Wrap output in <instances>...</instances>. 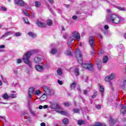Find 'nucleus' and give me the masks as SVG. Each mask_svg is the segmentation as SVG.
<instances>
[{"label":"nucleus","mask_w":126,"mask_h":126,"mask_svg":"<svg viewBox=\"0 0 126 126\" xmlns=\"http://www.w3.org/2000/svg\"><path fill=\"white\" fill-rule=\"evenodd\" d=\"M76 56L77 58H79L77 59V62L79 63H82V54H81V52L79 49H77L76 50Z\"/></svg>","instance_id":"5"},{"label":"nucleus","mask_w":126,"mask_h":126,"mask_svg":"<svg viewBox=\"0 0 126 126\" xmlns=\"http://www.w3.org/2000/svg\"><path fill=\"white\" fill-rule=\"evenodd\" d=\"M75 74L77 76H78L79 75V69L78 68H76L74 70Z\"/></svg>","instance_id":"34"},{"label":"nucleus","mask_w":126,"mask_h":126,"mask_svg":"<svg viewBox=\"0 0 126 126\" xmlns=\"http://www.w3.org/2000/svg\"><path fill=\"white\" fill-rule=\"evenodd\" d=\"M77 124L78 126H82V125H84V121L83 120H78L77 121Z\"/></svg>","instance_id":"31"},{"label":"nucleus","mask_w":126,"mask_h":126,"mask_svg":"<svg viewBox=\"0 0 126 126\" xmlns=\"http://www.w3.org/2000/svg\"><path fill=\"white\" fill-rule=\"evenodd\" d=\"M72 36L73 38H75L77 40H79L80 39V34L76 31H74L72 32Z\"/></svg>","instance_id":"11"},{"label":"nucleus","mask_w":126,"mask_h":126,"mask_svg":"<svg viewBox=\"0 0 126 126\" xmlns=\"http://www.w3.org/2000/svg\"><path fill=\"white\" fill-rule=\"evenodd\" d=\"M2 97H3V99H4L5 100H8V99L9 98V96H8V95L7 94H4L2 95Z\"/></svg>","instance_id":"32"},{"label":"nucleus","mask_w":126,"mask_h":126,"mask_svg":"<svg viewBox=\"0 0 126 126\" xmlns=\"http://www.w3.org/2000/svg\"><path fill=\"white\" fill-rule=\"evenodd\" d=\"M109 123L110 125H115L117 123V120H114L112 118L109 119Z\"/></svg>","instance_id":"26"},{"label":"nucleus","mask_w":126,"mask_h":126,"mask_svg":"<svg viewBox=\"0 0 126 126\" xmlns=\"http://www.w3.org/2000/svg\"><path fill=\"white\" fill-rule=\"evenodd\" d=\"M44 67L43 66L37 64L35 65V69L37 71H42V69H43Z\"/></svg>","instance_id":"17"},{"label":"nucleus","mask_w":126,"mask_h":126,"mask_svg":"<svg viewBox=\"0 0 126 126\" xmlns=\"http://www.w3.org/2000/svg\"><path fill=\"white\" fill-rule=\"evenodd\" d=\"M121 108L120 113L123 115H125L126 114V106L123 104H120Z\"/></svg>","instance_id":"13"},{"label":"nucleus","mask_w":126,"mask_h":126,"mask_svg":"<svg viewBox=\"0 0 126 126\" xmlns=\"http://www.w3.org/2000/svg\"><path fill=\"white\" fill-rule=\"evenodd\" d=\"M98 86L99 87V91L101 93V96H104V87L101 85V84H99Z\"/></svg>","instance_id":"18"},{"label":"nucleus","mask_w":126,"mask_h":126,"mask_svg":"<svg viewBox=\"0 0 126 126\" xmlns=\"http://www.w3.org/2000/svg\"><path fill=\"white\" fill-rule=\"evenodd\" d=\"M32 55V52L31 51H28L23 56V60L26 64L28 65L29 68L32 69L33 68V65H32V62L30 61L29 58Z\"/></svg>","instance_id":"2"},{"label":"nucleus","mask_w":126,"mask_h":126,"mask_svg":"<svg viewBox=\"0 0 126 126\" xmlns=\"http://www.w3.org/2000/svg\"><path fill=\"white\" fill-rule=\"evenodd\" d=\"M66 55L67 56H72V54H71V52L70 51L67 50L66 51Z\"/></svg>","instance_id":"39"},{"label":"nucleus","mask_w":126,"mask_h":126,"mask_svg":"<svg viewBox=\"0 0 126 126\" xmlns=\"http://www.w3.org/2000/svg\"><path fill=\"white\" fill-rule=\"evenodd\" d=\"M21 35H22V33H21L20 32H16L15 33V36L16 37H20V36H21Z\"/></svg>","instance_id":"37"},{"label":"nucleus","mask_w":126,"mask_h":126,"mask_svg":"<svg viewBox=\"0 0 126 126\" xmlns=\"http://www.w3.org/2000/svg\"><path fill=\"white\" fill-rule=\"evenodd\" d=\"M95 63L98 69H100L101 67H102V61L101 59H96L95 61Z\"/></svg>","instance_id":"14"},{"label":"nucleus","mask_w":126,"mask_h":126,"mask_svg":"<svg viewBox=\"0 0 126 126\" xmlns=\"http://www.w3.org/2000/svg\"><path fill=\"white\" fill-rule=\"evenodd\" d=\"M87 93H88V92L87 91V90H85L84 91V94L85 95H86V94H87Z\"/></svg>","instance_id":"58"},{"label":"nucleus","mask_w":126,"mask_h":126,"mask_svg":"<svg viewBox=\"0 0 126 126\" xmlns=\"http://www.w3.org/2000/svg\"><path fill=\"white\" fill-rule=\"evenodd\" d=\"M41 93V91L40 90H36L34 93V95H39Z\"/></svg>","instance_id":"44"},{"label":"nucleus","mask_w":126,"mask_h":126,"mask_svg":"<svg viewBox=\"0 0 126 126\" xmlns=\"http://www.w3.org/2000/svg\"><path fill=\"white\" fill-rule=\"evenodd\" d=\"M97 93L96 91H94V94L92 96V98H95L96 97V95H97Z\"/></svg>","instance_id":"41"},{"label":"nucleus","mask_w":126,"mask_h":126,"mask_svg":"<svg viewBox=\"0 0 126 126\" xmlns=\"http://www.w3.org/2000/svg\"><path fill=\"white\" fill-rule=\"evenodd\" d=\"M89 43L93 51H95V40L94 37L91 36L89 38Z\"/></svg>","instance_id":"6"},{"label":"nucleus","mask_w":126,"mask_h":126,"mask_svg":"<svg viewBox=\"0 0 126 126\" xmlns=\"http://www.w3.org/2000/svg\"><path fill=\"white\" fill-rule=\"evenodd\" d=\"M97 36L98 37V38H99V39H103V36H102V35L100 33L97 34Z\"/></svg>","instance_id":"49"},{"label":"nucleus","mask_w":126,"mask_h":126,"mask_svg":"<svg viewBox=\"0 0 126 126\" xmlns=\"http://www.w3.org/2000/svg\"><path fill=\"white\" fill-rule=\"evenodd\" d=\"M92 51H93L91 52V56H92V57H94V55H95V52L93 50H92Z\"/></svg>","instance_id":"50"},{"label":"nucleus","mask_w":126,"mask_h":126,"mask_svg":"<svg viewBox=\"0 0 126 126\" xmlns=\"http://www.w3.org/2000/svg\"><path fill=\"white\" fill-rule=\"evenodd\" d=\"M48 98V96H47V94H44L41 95V96L40 97V100L42 102L44 101H46L47 100V98Z\"/></svg>","instance_id":"16"},{"label":"nucleus","mask_w":126,"mask_h":126,"mask_svg":"<svg viewBox=\"0 0 126 126\" xmlns=\"http://www.w3.org/2000/svg\"><path fill=\"white\" fill-rule=\"evenodd\" d=\"M36 24L38 27H41V28H46L47 27V25L45 23L40 22L39 20L36 21Z\"/></svg>","instance_id":"9"},{"label":"nucleus","mask_w":126,"mask_h":126,"mask_svg":"<svg viewBox=\"0 0 126 126\" xmlns=\"http://www.w3.org/2000/svg\"><path fill=\"white\" fill-rule=\"evenodd\" d=\"M43 108H44V109H47L48 108V105H44L43 106Z\"/></svg>","instance_id":"63"},{"label":"nucleus","mask_w":126,"mask_h":126,"mask_svg":"<svg viewBox=\"0 0 126 126\" xmlns=\"http://www.w3.org/2000/svg\"><path fill=\"white\" fill-rule=\"evenodd\" d=\"M115 7L116 8H117V9H119V10H121L122 11H126V7H122L119 6H116Z\"/></svg>","instance_id":"24"},{"label":"nucleus","mask_w":126,"mask_h":126,"mask_svg":"<svg viewBox=\"0 0 126 126\" xmlns=\"http://www.w3.org/2000/svg\"><path fill=\"white\" fill-rule=\"evenodd\" d=\"M28 34L32 37V38H35L36 37V34L32 32H28Z\"/></svg>","instance_id":"28"},{"label":"nucleus","mask_w":126,"mask_h":126,"mask_svg":"<svg viewBox=\"0 0 126 126\" xmlns=\"http://www.w3.org/2000/svg\"><path fill=\"white\" fill-rule=\"evenodd\" d=\"M10 98H16V94H11L9 95Z\"/></svg>","instance_id":"42"},{"label":"nucleus","mask_w":126,"mask_h":126,"mask_svg":"<svg viewBox=\"0 0 126 126\" xmlns=\"http://www.w3.org/2000/svg\"><path fill=\"white\" fill-rule=\"evenodd\" d=\"M34 90H35V88L32 87L29 89V97L30 98H32L33 97V94H34Z\"/></svg>","instance_id":"15"},{"label":"nucleus","mask_w":126,"mask_h":126,"mask_svg":"<svg viewBox=\"0 0 126 126\" xmlns=\"http://www.w3.org/2000/svg\"><path fill=\"white\" fill-rule=\"evenodd\" d=\"M23 19L25 23H26L27 24H29V21H28V19L27 18H24Z\"/></svg>","instance_id":"38"},{"label":"nucleus","mask_w":126,"mask_h":126,"mask_svg":"<svg viewBox=\"0 0 126 126\" xmlns=\"http://www.w3.org/2000/svg\"><path fill=\"white\" fill-rule=\"evenodd\" d=\"M1 9H2V10H3V11H6V10H7L6 9V8H5V7H1Z\"/></svg>","instance_id":"51"},{"label":"nucleus","mask_w":126,"mask_h":126,"mask_svg":"<svg viewBox=\"0 0 126 126\" xmlns=\"http://www.w3.org/2000/svg\"><path fill=\"white\" fill-rule=\"evenodd\" d=\"M34 62L35 63H41V58L38 57H35L34 59Z\"/></svg>","instance_id":"20"},{"label":"nucleus","mask_w":126,"mask_h":126,"mask_svg":"<svg viewBox=\"0 0 126 126\" xmlns=\"http://www.w3.org/2000/svg\"><path fill=\"white\" fill-rule=\"evenodd\" d=\"M96 108L97 109V110H100V109H101V105H97Z\"/></svg>","instance_id":"53"},{"label":"nucleus","mask_w":126,"mask_h":126,"mask_svg":"<svg viewBox=\"0 0 126 126\" xmlns=\"http://www.w3.org/2000/svg\"><path fill=\"white\" fill-rule=\"evenodd\" d=\"M42 88L46 95H54V94H55V91H54V90L51 89V88H50L49 87L43 86H42Z\"/></svg>","instance_id":"3"},{"label":"nucleus","mask_w":126,"mask_h":126,"mask_svg":"<svg viewBox=\"0 0 126 126\" xmlns=\"http://www.w3.org/2000/svg\"><path fill=\"white\" fill-rule=\"evenodd\" d=\"M50 107L52 109H55L56 110H60L61 109V106L57 103H52L50 105Z\"/></svg>","instance_id":"12"},{"label":"nucleus","mask_w":126,"mask_h":126,"mask_svg":"<svg viewBox=\"0 0 126 126\" xmlns=\"http://www.w3.org/2000/svg\"><path fill=\"white\" fill-rule=\"evenodd\" d=\"M35 5L36 7H39V6H41V2H40L39 1H35Z\"/></svg>","instance_id":"35"},{"label":"nucleus","mask_w":126,"mask_h":126,"mask_svg":"<svg viewBox=\"0 0 126 126\" xmlns=\"http://www.w3.org/2000/svg\"><path fill=\"white\" fill-rule=\"evenodd\" d=\"M58 83L60 84V85H63V81L60 80H58L57 81Z\"/></svg>","instance_id":"48"},{"label":"nucleus","mask_w":126,"mask_h":126,"mask_svg":"<svg viewBox=\"0 0 126 126\" xmlns=\"http://www.w3.org/2000/svg\"><path fill=\"white\" fill-rule=\"evenodd\" d=\"M15 3L19 6H24L25 5V3H24L23 0H15Z\"/></svg>","instance_id":"10"},{"label":"nucleus","mask_w":126,"mask_h":126,"mask_svg":"<svg viewBox=\"0 0 126 126\" xmlns=\"http://www.w3.org/2000/svg\"><path fill=\"white\" fill-rule=\"evenodd\" d=\"M104 29L106 30H108V29H109V26L107 25H105L104 26Z\"/></svg>","instance_id":"55"},{"label":"nucleus","mask_w":126,"mask_h":126,"mask_svg":"<svg viewBox=\"0 0 126 126\" xmlns=\"http://www.w3.org/2000/svg\"><path fill=\"white\" fill-rule=\"evenodd\" d=\"M77 90H78V92H79V93L81 92V90H80V87H78L77 88Z\"/></svg>","instance_id":"61"},{"label":"nucleus","mask_w":126,"mask_h":126,"mask_svg":"<svg viewBox=\"0 0 126 126\" xmlns=\"http://www.w3.org/2000/svg\"><path fill=\"white\" fill-rule=\"evenodd\" d=\"M46 23L48 26H51L53 24V21L51 19L47 20Z\"/></svg>","instance_id":"29"},{"label":"nucleus","mask_w":126,"mask_h":126,"mask_svg":"<svg viewBox=\"0 0 126 126\" xmlns=\"http://www.w3.org/2000/svg\"><path fill=\"white\" fill-rule=\"evenodd\" d=\"M117 49L118 51H120V53H119V58H123L124 57V53L125 52L124 48V45L123 44H120L119 45H117Z\"/></svg>","instance_id":"4"},{"label":"nucleus","mask_w":126,"mask_h":126,"mask_svg":"<svg viewBox=\"0 0 126 126\" xmlns=\"http://www.w3.org/2000/svg\"><path fill=\"white\" fill-rule=\"evenodd\" d=\"M14 32H7L6 33H5V34H4L0 38H3L4 37H7V36H10V35H12V34H13Z\"/></svg>","instance_id":"19"},{"label":"nucleus","mask_w":126,"mask_h":126,"mask_svg":"<svg viewBox=\"0 0 126 126\" xmlns=\"http://www.w3.org/2000/svg\"><path fill=\"white\" fill-rule=\"evenodd\" d=\"M82 66L86 69L88 70H93V65L91 63H84L82 64Z\"/></svg>","instance_id":"7"},{"label":"nucleus","mask_w":126,"mask_h":126,"mask_svg":"<svg viewBox=\"0 0 126 126\" xmlns=\"http://www.w3.org/2000/svg\"><path fill=\"white\" fill-rule=\"evenodd\" d=\"M67 36H68V34H66L65 35H63V38H64V39H66V38L67 37Z\"/></svg>","instance_id":"59"},{"label":"nucleus","mask_w":126,"mask_h":126,"mask_svg":"<svg viewBox=\"0 0 126 126\" xmlns=\"http://www.w3.org/2000/svg\"><path fill=\"white\" fill-rule=\"evenodd\" d=\"M72 19H73L74 20H76V19H77V16H73Z\"/></svg>","instance_id":"56"},{"label":"nucleus","mask_w":126,"mask_h":126,"mask_svg":"<svg viewBox=\"0 0 126 126\" xmlns=\"http://www.w3.org/2000/svg\"><path fill=\"white\" fill-rule=\"evenodd\" d=\"M73 112L74 113H79V109H73Z\"/></svg>","instance_id":"43"},{"label":"nucleus","mask_w":126,"mask_h":126,"mask_svg":"<svg viewBox=\"0 0 126 126\" xmlns=\"http://www.w3.org/2000/svg\"><path fill=\"white\" fill-rule=\"evenodd\" d=\"M40 126H46V124H45V123H41L40 124Z\"/></svg>","instance_id":"60"},{"label":"nucleus","mask_w":126,"mask_h":126,"mask_svg":"<svg viewBox=\"0 0 126 126\" xmlns=\"http://www.w3.org/2000/svg\"><path fill=\"white\" fill-rule=\"evenodd\" d=\"M62 122L64 125H67L68 123H69V121H68V119L67 118H64L62 120Z\"/></svg>","instance_id":"27"},{"label":"nucleus","mask_w":126,"mask_h":126,"mask_svg":"<svg viewBox=\"0 0 126 126\" xmlns=\"http://www.w3.org/2000/svg\"><path fill=\"white\" fill-rule=\"evenodd\" d=\"M76 86V82H73L70 85V88L72 90L75 89V87Z\"/></svg>","instance_id":"25"},{"label":"nucleus","mask_w":126,"mask_h":126,"mask_svg":"<svg viewBox=\"0 0 126 126\" xmlns=\"http://www.w3.org/2000/svg\"><path fill=\"white\" fill-rule=\"evenodd\" d=\"M74 39L72 38L71 37H70V38L68 39V41H67V44H68V47H69V51H71V50H72V49H71V47L69 46L70 44H71V42H72V41H73Z\"/></svg>","instance_id":"21"},{"label":"nucleus","mask_w":126,"mask_h":126,"mask_svg":"<svg viewBox=\"0 0 126 126\" xmlns=\"http://www.w3.org/2000/svg\"><path fill=\"white\" fill-rule=\"evenodd\" d=\"M22 60L21 59H17V63H21Z\"/></svg>","instance_id":"52"},{"label":"nucleus","mask_w":126,"mask_h":126,"mask_svg":"<svg viewBox=\"0 0 126 126\" xmlns=\"http://www.w3.org/2000/svg\"><path fill=\"white\" fill-rule=\"evenodd\" d=\"M108 60H109V58H108V56H104L102 59L103 63H106L107 62H108Z\"/></svg>","instance_id":"23"},{"label":"nucleus","mask_w":126,"mask_h":126,"mask_svg":"<svg viewBox=\"0 0 126 126\" xmlns=\"http://www.w3.org/2000/svg\"><path fill=\"white\" fill-rule=\"evenodd\" d=\"M64 105L65 107H69L70 103L69 102H64Z\"/></svg>","instance_id":"45"},{"label":"nucleus","mask_w":126,"mask_h":126,"mask_svg":"<svg viewBox=\"0 0 126 126\" xmlns=\"http://www.w3.org/2000/svg\"><path fill=\"white\" fill-rule=\"evenodd\" d=\"M115 77H116V74L112 73L110 76H108L105 78V81L109 82V81H111V80H113Z\"/></svg>","instance_id":"8"},{"label":"nucleus","mask_w":126,"mask_h":126,"mask_svg":"<svg viewBox=\"0 0 126 126\" xmlns=\"http://www.w3.org/2000/svg\"><path fill=\"white\" fill-rule=\"evenodd\" d=\"M5 48V46L4 45H0V49H4Z\"/></svg>","instance_id":"54"},{"label":"nucleus","mask_w":126,"mask_h":126,"mask_svg":"<svg viewBox=\"0 0 126 126\" xmlns=\"http://www.w3.org/2000/svg\"><path fill=\"white\" fill-rule=\"evenodd\" d=\"M108 12V15L106 16V22H111L113 24H119L121 22V18L119 17L117 15L112 14V11L111 10H107Z\"/></svg>","instance_id":"1"},{"label":"nucleus","mask_w":126,"mask_h":126,"mask_svg":"<svg viewBox=\"0 0 126 126\" xmlns=\"http://www.w3.org/2000/svg\"><path fill=\"white\" fill-rule=\"evenodd\" d=\"M57 74H58V75H62V74H63V71H62V69H61V68H58Z\"/></svg>","instance_id":"30"},{"label":"nucleus","mask_w":126,"mask_h":126,"mask_svg":"<svg viewBox=\"0 0 126 126\" xmlns=\"http://www.w3.org/2000/svg\"><path fill=\"white\" fill-rule=\"evenodd\" d=\"M50 3H51V4H53V2L54 1V0H48Z\"/></svg>","instance_id":"64"},{"label":"nucleus","mask_w":126,"mask_h":126,"mask_svg":"<svg viewBox=\"0 0 126 126\" xmlns=\"http://www.w3.org/2000/svg\"><path fill=\"white\" fill-rule=\"evenodd\" d=\"M30 113L32 116H33V117H36V116H37L35 111H32V110H31Z\"/></svg>","instance_id":"36"},{"label":"nucleus","mask_w":126,"mask_h":126,"mask_svg":"<svg viewBox=\"0 0 126 126\" xmlns=\"http://www.w3.org/2000/svg\"><path fill=\"white\" fill-rule=\"evenodd\" d=\"M57 113H59V114L63 115V116H67L68 115V113L64 111H57Z\"/></svg>","instance_id":"22"},{"label":"nucleus","mask_w":126,"mask_h":126,"mask_svg":"<svg viewBox=\"0 0 126 126\" xmlns=\"http://www.w3.org/2000/svg\"><path fill=\"white\" fill-rule=\"evenodd\" d=\"M126 86V80H124L123 81L122 87H125Z\"/></svg>","instance_id":"46"},{"label":"nucleus","mask_w":126,"mask_h":126,"mask_svg":"<svg viewBox=\"0 0 126 126\" xmlns=\"http://www.w3.org/2000/svg\"><path fill=\"white\" fill-rule=\"evenodd\" d=\"M57 52H58V51L56 48H53L51 50V54H52V55H55V54H56Z\"/></svg>","instance_id":"33"},{"label":"nucleus","mask_w":126,"mask_h":126,"mask_svg":"<svg viewBox=\"0 0 126 126\" xmlns=\"http://www.w3.org/2000/svg\"><path fill=\"white\" fill-rule=\"evenodd\" d=\"M94 126H103V125L102 123L97 122L94 124Z\"/></svg>","instance_id":"40"},{"label":"nucleus","mask_w":126,"mask_h":126,"mask_svg":"<svg viewBox=\"0 0 126 126\" xmlns=\"http://www.w3.org/2000/svg\"><path fill=\"white\" fill-rule=\"evenodd\" d=\"M104 54V51L100 50V51L99 53H98V56H102Z\"/></svg>","instance_id":"47"},{"label":"nucleus","mask_w":126,"mask_h":126,"mask_svg":"<svg viewBox=\"0 0 126 126\" xmlns=\"http://www.w3.org/2000/svg\"><path fill=\"white\" fill-rule=\"evenodd\" d=\"M66 7H67V8H68V7H69V6H70V4H64V5Z\"/></svg>","instance_id":"62"},{"label":"nucleus","mask_w":126,"mask_h":126,"mask_svg":"<svg viewBox=\"0 0 126 126\" xmlns=\"http://www.w3.org/2000/svg\"><path fill=\"white\" fill-rule=\"evenodd\" d=\"M1 79H2V81H3L4 82V83H5V82L6 81V79H5V78H3V77H2V76H1Z\"/></svg>","instance_id":"57"}]
</instances>
